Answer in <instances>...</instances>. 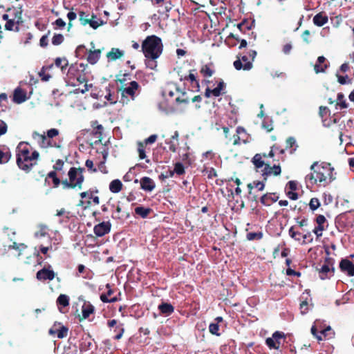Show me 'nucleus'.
<instances>
[{"label": "nucleus", "instance_id": "obj_5", "mask_svg": "<svg viewBox=\"0 0 354 354\" xmlns=\"http://www.w3.org/2000/svg\"><path fill=\"white\" fill-rule=\"evenodd\" d=\"M140 90L141 86L136 81H131L127 84L118 86V91L121 92L123 103H127L130 100H134Z\"/></svg>", "mask_w": 354, "mask_h": 354}, {"label": "nucleus", "instance_id": "obj_15", "mask_svg": "<svg viewBox=\"0 0 354 354\" xmlns=\"http://www.w3.org/2000/svg\"><path fill=\"white\" fill-rule=\"evenodd\" d=\"M111 224L109 221H103L97 225H95L93 228L94 234L96 236L101 237L110 232Z\"/></svg>", "mask_w": 354, "mask_h": 354}, {"label": "nucleus", "instance_id": "obj_47", "mask_svg": "<svg viewBox=\"0 0 354 354\" xmlns=\"http://www.w3.org/2000/svg\"><path fill=\"white\" fill-rule=\"evenodd\" d=\"M81 180H82V179L79 182H76V183H72L69 179H68V180L67 179H66V180H62V183L67 188H71V189L77 188V189H80V181Z\"/></svg>", "mask_w": 354, "mask_h": 354}, {"label": "nucleus", "instance_id": "obj_34", "mask_svg": "<svg viewBox=\"0 0 354 354\" xmlns=\"http://www.w3.org/2000/svg\"><path fill=\"white\" fill-rule=\"evenodd\" d=\"M55 65L60 68L62 71L64 72V70L67 68L68 66V62L66 58L63 57H57L55 60Z\"/></svg>", "mask_w": 354, "mask_h": 354}, {"label": "nucleus", "instance_id": "obj_56", "mask_svg": "<svg viewBox=\"0 0 354 354\" xmlns=\"http://www.w3.org/2000/svg\"><path fill=\"white\" fill-rule=\"evenodd\" d=\"M320 206L319 200L317 198H313L310 199L309 203L310 209L312 211H315Z\"/></svg>", "mask_w": 354, "mask_h": 354}, {"label": "nucleus", "instance_id": "obj_59", "mask_svg": "<svg viewBox=\"0 0 354 354\" xmlns=\"http://www.w3.org/2000/svg\"><path fill=\"white\" fill-rule=\"evenodd\" d=\"M310 331L313 335L315 337L318 341L323 340V337H322V335H320L319 331L318 330L316 325H313L311 327Z\"/></svg>", "mask_w": 354, "mask_h": 354}, {"label": "nucleus", "instance_id": "obj_33", "mask_svg": "<svg viewBox=\"0 0 354 354\" xmlns=\"http://www.w3.org/2000/svg\"><path fill=\"white\" fill-rule=\"evenodd\" d=\"M286 149H290V153H294L298 147L297 145L296 144V140L294 137H288L286 139Z\"/></svg>", "mask_w": 354, "mask_h": 354}, {"label": "nucleus", "instance_id": "obj_52", "mask_svg": "<svg viewBox=\"0 0 354 354\" xmlns=\"http://www.w3.org/2000/svg\"><path fill=\"white\" fill-rule=\"evenodd\" d=\"M289 235L291 238L294 239L296 241H300L301 237L302 236L301 232L295 231L293 226L289 229Z\"/></svg>", "mask_w": 354, "mask_h": 354}, {"label": "nucleus", "instance_id": "obj_61", "mask_svg": "<svg viewBox=\"0 0 354 354\" xmlns=\"http://www.w3.org/2000/svg\"><path fill=\"white\" fill-rule=\"evenodd\" d=\"M174 175V171H172V170L169 169V170L165 171L164 173H162L159 176V179L161 180H164L166 178L173 177Z\"/></svg>", "mask_w": 354, "mask_h": 354}, {"label": "nucleus", "instance_id": "obj_19", "mask_svg": "<svg viewBox=\"0 0 354 354\" xmlns=\"http://www.w3.org/2000/svg\"><path fill=\"white\" fill-rule=\"evenodd\" d=\"M339 268L342 272H346L348 276H354V264L347 259H342L339 263Z\"/></svg>", "mask_w": 354, "mask_h": 354}, {"label": "nucleus", "instance_id": "obj_46", "mask_svg": "<svg viewBox=\"0 0 354 354\" xmlns=\"http://www.w3.org/2000/svg\"><path fill=\"white\" fill-rule=\"evenodd\" d=\"M164 3V9L162 11L161 10H159L158 11V13L162 15V14H165V13H167L169 12V11L171 10V9L173 8L174 7V5L171 3V0H165L164 2H162Z\"/></svg>", "mask_w": 354, "mask_h": 354}, {"label": "nucleus", "instance_id": "obj_16", "mask_svg": "<svg viewBox=\"0 0 354 354\" xmlns=\"http://www.w3.org/2000/svg\"><path fill=\"white\" fill-rule=\"evenodd\" d=\"M95 346L94 339L89 335L83 336L81 338L79 345L80 353L88 351Z\"/></svg>", "mask_w": 354, "mask_h": 354}, {"label": "nucleus", "instance_id": "obj_4", "mask_svg": "<svg viewBox=\"0 0 354 354\" xmlns=\"http://www.w3.org/2000/svg\"><path fill=\"white\" fill-rule=\"evenodd\" d=\"M263 158H267L266 153H257L252 159V162L255 168L258 170L263 168L260 171L264 180H267L269 176H278L281 173V167L278 165L271 166L269 163H266Z\"/></svg>", "mask_w": 354, "mask_h": 354}, {"label": "nucleus", "instance_id": "obj_3", "mask_svg": "<svg viewBox=\"0 0 354 354\" xmlns=\"http://www.w3.org/2000/svg\"><path fill=\"white\" fill-rule=\"evenodd\" d=\"M141 48L147 59H156L163 50L162 39L154 35L147 36L142 41Z\"/></svg>", "mask_w": 354, "mask_h": 354}, {"label": "nucleus", "instance_id": "obj_40", "mask_svg": "<svg viewBox=\"0 0 354 354\" xmlns=\"http://www.w3.org/2000/svg\"><path fill=\"white\" fill-rule=\"evenodd\" d=\"M27 248V245H26L24 243H17L16 242H14L12 245H10L8 246V249H14L17 251H18L17 256L19 257L21 254V252Z\"/></svg>", "mask_w": 354, "mask_h": 354}, {"label": "nucleus", "instance_id": "obj_29", "mask_svg": "<svg viewBox=\"0 0 354 354\" xmlns=\"http://www.w3.org/2000/svg\"><path fill=\"white\" fill-rule=\"evenodd\" d=\"M160 313L165 315H170L174 311V306L169 303H162L158 306Z\"/></svg>", "mask_w": 354, "mask_h": 354}, {"label": "nucleus", "instance_id": "obj_32", "mask_svg": "<svg viewBox=\"0 0 354 354\" xmlns=\"http://www.w3.org/2000/svg\"><path fill=\"white\" fill-rule=\"evenodd\" d=\"M93 191H86L83 192L80 194V196L82 198H85L86 197L89 198V199H92L93 202L95 205H98L100 203V198L97 196H93Z\"/></svg>", "mask_w": 354, "mask_h": 354}, {"label": "nucleus", "instance_id": "obj_50", "mask_svg": "<svg viewBox=\"0 0 354 354\" xmlns=\"http://www.w3.org/2000/svg\"><path fill=\"white\" fill-rule=\"evenodd\" d=\"M131 80V75L129 73H124L120 75V77H118L117 82L119 83V86L127 84L128 82L127 81Z\"/></svg>", "mask_w": 354, "mask_h": 354}, {"label": "nucleus", "instance_id": "obj_48", "mask_svg": "<svg viewBox=\"0 0 354 354\" xmlns=\"http://www.w3.org/2000/svg\"><path fill=\"white\" fill-rule=\"evenodd\" d=\"M189 101L190 99L187 96L186 92H182L181 95L176 98V102L178 104L183 103L187 104H189Z\"/></svg>", "mask_w": 354, "mask_h": 354}, {"label": "nucleus", "instance_id": "obj_35", "mask_svg": "<svg viewBox=\"0 0 354 354\" xmlns=\"http://www.w3.org/2000/svg\"><path fill=\"white\" fill-rule=\"evenodd\" d=\"M53 66V64L48 66H43L41 68V71L39 72L38 75L39 77L41 78V81L43 82H47L51 78V75L48 73H46V71L48 68H51Z\"/></svg>", "mask_w": 354, "mask_h": 354}, {"label": "nucleus", "instance_id": "obj_37", "mask_svg": "<svg viewBox=\"0 0 354 354\" xmlns=\"http://www.w3.org/2000/svg\"><path fill=\"white\" fill-rule=\"evenodd\" d=\"M184 80H189L191 84H192V86L194 88H196L197 89V91H198L199 87H200L199 82L196 79V75L192 71L189 72V74L187 76H185L184 77Z\"/></svg>", "mask_w": 354, "mask_h": 354}, {"label": "nucleus", "instance_id": "obj_25", "mask_svg": "<svg viewBox=\"0 0 354 354\" xmlns=\"http://www.w3.org/2000/svg\"><path fill=\"white\" fill-rule=\"evenodd\" d=\"M11 152L6 145H0V164L7 163L11 158Z\"/></svg>", "mask_w": 354, "mask_h": 354}, {"label": "nucleus", "instance_id": "obj_12", "mask_svg": "<svg viewBox=\"0 0 354 354\" xmlns=\"http://www.w3.org/2000/svg\"><path fill=\"white\" fill-rule=\"evenodd\" d=\"M234 68L239 70L249 71L252 66V61L248 60V57L247 55L237 56V59L234 62Z\"/></svg>", "mask_w": 354, "mask_h": 354}, {"label": "nucleus", "instance_id": "obj_60", "mask_svg": "<svg viewBox=\"0 0 354 354\" xmlns=\"http://www.w3.org/2000/svg\"><path fill=\"white\" fill-rule=\"evenodd\" d=\"M327 67V64L322 65V64L316 63L314 66V70L316 73H324Z\"/></svg>", "mask_w": 354, "mask_h": 354}, {"label": "nucleus", "instance_id": "obj_13", "mask_svg": "<svg viewBox=\"0 0 354 354\" xmlns=\"http://www.w3.org/2000/svg\"><path fill=\"white\" fill-rule=\"evenodd\" d=\"M30 155L31 153L28 144L24 142H19L16 149L17 165H20V163H22L21 158L29 156Z\"/></svg>", "mask_w": 354, "mask_h": 354}, {"label": "nucleus", "instance_id": "obj_43", "mask_svg": "<svg viewBox=\"0 0 354 354\" xmlns=\"http://www.w3.org/2000/svg\"><path fill=\"white\" fill-rule=\"evenodd\" d=\"M263 238L262 232H248L246 235V239L248 241L261 240Z\"/></svg>", "mask_w": 354, "mask_h": 354}, {"label": "nucleus", "instance_id": "obj_6", "mask_svg": "<svg viewBox=\"0 0 354 354\" xmlns=\"http://www.w3.org/2000/svg\"><path fill=\"white\" fill-rule=\"evenodd\" d=\"M12 18L8 20L4 27L5 30L10 31L18 32L19 30V26L23 24L22 10L21 8H14L12 10Z\"/></svg>", "mask_w": 354, "mask_h": 354}, {"label": "nucleus", "instance_id": "obj_30", "mask_svg": "<svg viewBox=\"0 0 354 354\" xmlns=\"http://www.w3.org/2000/svg\"><path fill=\"white\" fill-rule=\"evenodd\" d=\"M152 209L149 207H145L143 206H138L135 208L136 214L140 216L142 218H147L151 213Z\"/></svg>", "mask_w": 354, "mask_h": 354}, {"label": "nucleus", "instance_id": "obj_55", "mask_svg": "<svg viewBox=\"0 0 354 354\" xmlns=\"http://www.w3.org/2000/svg\"><path fill=\"white\" fill-rule=\"evenodd\" d=\"M79 18L81 24L83 26H85L88 24L89 18V15L86 14L85 12L80 11L79 12Z\"/></svg>", "mask_w": 354, "mask_h": 354}, {"label": "nucleus", "instance_id": "obj_36", "mask_svg": "<svg viewBox=\"0 0 354 354\" xmlns=\"http://www.w3.org/2000/svg\"><path fill=\"white\" fill-rule=\"evenodd\" d=\"M319 333H320V335H322V337H323V339H331L333 337V336L335 335V333L332 330L330 326H328L326 328H323V329L320 330Z\"/></svg>", "mask_w": 354, "mask_h": 354}, {"label": "nucleus", "instance_id": "obj_18", "mask_svg": "<svg viewBox=\"0 0 354 354\" xmlns=\"http://www.w3.org/2000/svg\"><path fill=\"white\" fill-rule=\"evenodd\" d=\"M315 221L317 224L313 232L317 236V238H319L322 236V232L325 230L324 223H326V219L324 215L319 214L315 218Z\"/></svg>", "mask_w": 354, "mask_h": 354}, {"label": "nucleus", "instance_id": "obj_17", "mask_svg": "<svg viewBox=\"0 0 354 354\" xmlns=\"http://www.w3.org/2000/svg\"><path fill=\"white\" fill-rule=\"evenodd\" d=\"M330 259H326L319 269V277L322 279H328L334 274L335 268H330Z\"/></svg>", "mask_w": 354, "mask_h": 354}, {"label": "nucleus", "instance_id": "obj_24", "mask_svg": "<svg viewBox=\"0 0 354 354\" xmlns=\"http://www.w3.org/2000/svg\"><path fill=\"white\" fill-rule=\"evenodd\" d=\"M313 21L315 26L321 27L328 23V17L325 12H320L314 16Z\"/></svg>", "mask_w": 354, "mask_h": 354}, {"label": "nucleus", "instance_id": "obj_7", "mask_svg": "<svg viewBox=\"0 0 354 354\" xmlns=\"http://www.w3.org/2000/svg\"><path fill=\"white\" fill-rule=\"evenodd\" d=\"M39 157V153L37 151H34L31 153L29 156L21 158L22 163L21 165H17L19 168L24 170L26 173L29 172L32 168L37 165V159Z\"/></svg>", "mask_w": 354, "mask_h": 354}, {"label": "nucleus", "instance_id": "obj_44", "mask_svg": "<svg viewBox=\"0 0 354 354\" xmlns=\"http://www.w3.org/2000/svg\"><path fill=\"white\" fill-rule=\"evenodd\" d=\"M203 173L205 176H207L209 179H212L217 176L216 171L213 167H205L203 170Z\"/></svg>", "mask_w": 354, "mask_h": 354}, {"label": "nucleus", "instance_id": "obj_42", "mask_svg": "<svg viewBox=\"0 0 354 354\" xmlns=\"http://www.w3.org/2000/svg\"><path fill=\"white\" fill-rule=\"evenodd\" d=\"M336 106H339L341 109H346L348 107V104L342 93H337Z\"/></svg>", "mask_w": 354, "mask_h": 354}, {"label": "nucleus", "instance_id": "obj_14", "mask_svg": "<svg viewBox=\"0 0 354 354\" xmlns=\"http://www.w3.org/2000/svg\"><path fill=\"white\" fill-rule=\"evenodd\" d=\"M33 138L37 140V142L40 147L41 148H48L57 147L55 143H54L45 134H40L37 132L33 133ZM59 146H57L58 147Z\"/></svg>", "mask_w": 354, "mask_h": 354}, {"label": "nucleus", "instance_id": "obj_22", "mask_svg": "<svg viewBox=\"0 0 354 354\" xmlns=\"http://www.w3.org/2000/svg\"><path fill=\"white\" fill-rule=\"evenodd\" d=\"M140 183L141 189L147 192H151L156 187L154 181L147 176L142 177Z\"/></svg>", "mask_w": 354, "mask_h": 354}, {"label": "nucleus", "instance_id": "obj_45", "mask_svg": "<svg viewBox=\"0 0 354 354\" xmlns=\"http://www.w3.org/2000/svg\"><path fill=\"white\" fill-rule=\"evenodd\" d=\"M47 178H51L53 180L55 187H57L61 183L59 178L57 176L55 171H50L47 175Z\"/></svg>", "mask_w": 354, "mask_h": 354}, {"label": "nucleus", "instance_id": "obj_20", "mask_svg": "<svg viewBox=\"0 0 354 354\" xmlns=\"http://www.w3.org/2000/svg\"><path fill=\"white\" fill-rule=\"evenodd\" d=\"M26 91L21 87H17L13 93L12 101L16 104H21L27 100Z\"/></svg>", "mask_w": 354, "mask_h": 354}, {"label": "nucleus", "instance_id": "obj_49", "mask_svg": "<svg viewBox=\"0 0 354 354\" xmlns=\"http://www.w3.org/2000/svg\"><path fill=\"white\" fill-rule=\"evenodd\" d=\"M209 331L214 335H221V333H219V326L217 323H211L209 326Z\"/></svg>", "mask_w": 354, "mask_h": 354}, {"label": "nucleus", "instance_id": "obj_41", "mask_svg": "<svg viewBox=\"0 0 354 354\" xmlns=\"http://www.w3.org/2000/svg\"><path fill=\"white\" fill-rule=\"evenodd\" d=\"M57 304L63 307H66L69 305V297L66 295H60L57 299Z\"/></svg>", "mask_w": 354, "mask_h": 354}, {"label": "nucleus", "instance_id": "obj_1", "mask_svg": "<svg viewBox=\"0 0 354 354\" xmlns=\"http://www.w3.org/2000/svg\"><path fill=\"white\" fill-rule=\"evenodd\" d=\"M86 68L87 64L83 63H75L71 64L66 74L68 82L72 86H75L79 84L84 83V88H77L74 91L75 93H85L89 90V87L92 86V84L88 85L87 84L88 79L86 77Z\"/></svg>", "mask_w": 354, "mask_h": 354}, {"label": "nucleus", "instance_id": "obj_2", "mask_svg": "<svg viewBox=\"0 0 354 354\" xmlns=\"http://www.w3.org/2000/svg\"><path fill=\"white\" fill-rule=\"evenodd\" d=\"M310 170L312 172L308 174L305 179L312 185L319 183V185L326 186L334 180L333 177V168L329 163L325 165H318V163L315 162L310 166Z\"/></svg>", "mask_w": 354, "mask_h": 354}, {"label": "nucleus", "instance_id": "obj_27", "mask_svg": "<svg viewBox=\"0 0 354 354\" xmlns=\"http://www.w3.org/2000/svg\"><path fill=\"white\" fill-rule=\"evenodd\" d=\"M94 306L89 301H85L82 306V319H86L88 318L89 316L94 313Z\"/></svg>", "mask_w": 354, "mask_h": 354}, {"label": "nucleus", "instance_id": "obj_21", "mask_svg": "<svg viewBox=\"0 0 354 354\" xmlns=\"http://www.w3.org/2000/svg\"><path fill=\"white\" fill-rule=\"evenodd\" d=\"M279 196L276 193H266L261 197L260 202L265 206H270L277 202Z\"/></svg>", "mask_w": 354, "mask_h": 354}, {"label": "nucleus", "instance_id": "obj_23", "mask_svg": "<svg viewBox=\"0 0 354 354\" xmlns=\"http://www.w3.org/2000/svg\"><path fill=\"white\" fill-rule=\"evenodd\" d=\"M101 53V49L89 50L86 57L87 62L92 65L95 64L99 61Z\"/></svg>", "mask_w": 354, "mask_h": 354}, {"label": "nucleus", "instance_id": "obj_58", "mask_svg": "<svg viewBox=\"0 0 354 354\" xmlns=\"http://www.w3.org/2000/svg\"><path fill=\"white\" fill-rule=\"evenodd\" d=\"M261 127L267 132H270L273 130V126L271 120H264L262 122Z\"/></svg>", "mask_w": 354, "mask_h": 354}, {"label": "nucleus", "instance_id": "obj_10", "mask_svg": "<svg viewBox=\"0 0 354 354\" xmlns=\"http://www.w3.org/2000/svg\"><path fill=\"white\" fill-rule=\"evenodd\" d=\"M68 328L63 326L59 322H55L53 326L49 329L48 333L52 336H57L59 339H62L68 335Z\"/></svg>", "mask_w": 354, "mask_h": 354}, {"label": "nucleus", "instance_id": "obj_39", "mask_svg": "<svg viewBox=\"0 0 354 354\" xmlns=\"http://www.w3.org/2000/svg\"><path fill=\"white\" fill-rule=\"evenodd\" d=\"M102 130L103 127L102 124H97L96 129H94L93 134L97 138L95 142V144L100 143L102 139Z\"/></svg>", "mask_w": 354, "mask_h": 354}, {"label": "nucleus", "instance_id": "obj_31", "mask_svg": "<svg viewBox=\"0 0 354 354\" xmlns=\"http://www.w3.org/2000/svg\"><path fill=\"white\" fill-rule=\"evenodd\" d=\"M122 189V183L118 180L115 179L112 180L109 184V189L112 193H118Z\"/></svg>", "mask_w": 354, "mask_h": 354}, {"label": "nucleus", "instance_id": "obj_64", "mask_svg": "<svg viewBox=\"0 0 354 354\" xmlns=\"http://www.w3.org/2000/svg\"><path fill=\"white\" fill-rule=\"evenodd\" d=\"M267 180H264L263 179L262 180H254V186L255 188H257L259 191H263L265 187V183Z\"/></svg>", "mask_w": 354, "mask_h": 354}, {"label": "nucleus", "instance_id": "obj_51", "mask_svg": "<svg viewBox=\"0 0 354 354\" xmlns=\"http://www.w3.org/2000/svg\"><path fill=\"white\" fill-rule=\"evenodd\" d=\"M172 171H174V174L178 175L184 174L185 172L184 165L181 162H176L174 165V169L172 170Z\"/></svg>", "mask_w": 354, "mask_h": 354}, {"label": "nucleus", "instance_id": "obj_11", "mask_svg": "<svg viewBox=\"0 0 354 354\" xmlns=\"http://www.w3.org/2000/svg\"><path fill=\"white\" fill-rule=\"evenodd\" d=\"M55 272L51 269V266L49 265L48 268L44 267L37 271L36 273V279L41 282H44L47 280L52 281L55 279Z\"/></svg>", "mask_w": 354, "mask_h": 354}, {"label": "nucleus", "instance_id": "obj_63", "mask_svg": "<svg viewBox=\"0 0 354 354\" xmlns=\"http://www.w3.org/2000/svg\"><path fill=\"white\" fill-rule=\"evenodd\" d=\"M286 187L289 191L295 192L298 189V183L295 180H290L287 183Z\"/></svg>", "mask_w": 354, "mask_h": 354}, {"label": "nucleus", "instance_id": "obj_28", "mask_svg": "<svg viewBox=\"0 0 354 354\" xmlns=\"http://www.w3.org/2000/svg\"><path fill=\"white\" fill-rule=\"evenodd\" d=\"M123 55L124 52L117 48H112L106 54V57L109 61H115L121 58Z\"/></svg>", "mask_w": 354, "mask_h": 354}, {"label": "nucleus", "instance_id": "obj_62", "mask_svg": "<svg viewBox=\"0 0 354 354\" xmlns=\"http://www.w3.org/2000/svg\"><path fill=\"white\" fill-rule=\"evenodd\" d=\"M138 151L140 159H145L146 158L145 146L142 142L138 143Z\"/></svg>", "mask_w": 354, "mask_h": 354}, {"label": "nucleus", "instance_id": "obj_9", "mask_svg": "<svg viewBox=\"0 0 354 354\" xmlns=\"http://www.w3.org/2000/svg\"><path fill=\"white\" fill-rule=\"evenodd\" d=\"M84 170V168L82 167L76 168L73 167L68 172V179L72 183H76V182H79L82 178L80 181V189L82 188V185L84 181V176L83 175Z\"/></svg>", "mask_w": 354, "mask_h": 354}, {"label": "nucleus", "instance_id": "obj_26", "mask_svg": "<svg viewBox=\"0 0 354 354\" xmlns=\"http://www.w3.org/2000/svg\"><path fill=\"white\" fill-rule=\"evenodd\" d=\"M106 287L108 288V290L106 293H104L100 295L101 301L104 303H113L118 301V298L116 297H111L113 293V290L111 288V286L108 283Z\"/></svg>", "mask_w": 354, "mask_h": 354}, {"label": "nucleus", "instance_id": "obj_54", "mask_svg": "<svg viewBox=\"0 0 354 354\" xmlns=\"http://www.w3.org/2000/svg\"><path fill=\"white\" fill-rule=\"evenodd\" d=\"M64 40V36L62 34H55L52 38V44L55 46L61 44Z\"/></svg>", "mask_w": 354, "mask_h": 354}, {"label": "nucleus", "instance_id": "obj_57", "mask_svg": "<svg viewBox=\"0 0 354 354\" xmlns=\"http://www.w3.org/2000/svg\"><path fill=\"white\" fill-rule=\"evenodd\" d=\"M229 140H230V141L232 142L233 145H240L241 140L244 143H245V139L243 138H241V136L238 135V133L234 135Z\"/></svg>", "mask_w": 354, "mask_h": 354}, {"label": "nucleus", "instance_id": "obj_8", "mask_svg": "<svg viewBox=\"0 0 354 354\" xmlns=\"http://www.w3.org/2000/svg\"><path fill=\"white\" fill-rule=\"evenodd\" d=\"M286 335L283 332L275 331L272 337H268L266 339V344L270 349H279L281 345V339H285Z\"/></svg>", "mask_w": 354, "mask_h": 354}, {"label": "nucleus", "instance_id": "obj_53", "mask_svg": "<svg viewBox=\"0 0 354 354\" xmlns=\"http://www.w3.org/2000/svg\"><path fill=\"white\" fill-rule=\"evenodd\" d=\"M112 216L113 218L116 219H122L125 216L124 214L122 213V207L119 204L117 205L115 207V211L113 214Z\"/></svg>", "mask_w": 354, "mask_h": 354}, {"label": "nucleus", "instance_id": "obj_38", "mask_svg": "<svg viewBox=\"0 0 354 354\" xmlns=\"http://www.w3.org/2000/svg\"><path fill=\"white\" fill-rule=\"evenodd\" d=\"M200 73L205 77H212L214 73V71L210 67V66L205 64L203 65L201 70Z\"/></svg>", "mask_w": 354, "mask_h": 354}]
</instances>
